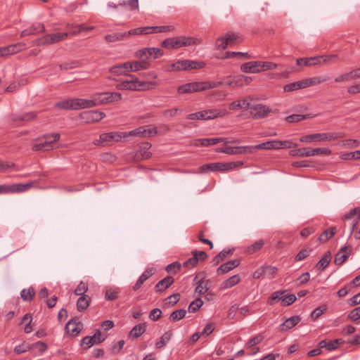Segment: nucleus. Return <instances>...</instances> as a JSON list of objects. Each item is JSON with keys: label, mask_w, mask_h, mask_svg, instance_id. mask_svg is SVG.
Returning <instances> with one entry per match:
<instances>
[{"label": "nucleus", "mask_w": 360, "mask_h": 360, "mask_svg": "<svg viewBox=\"0 0 360 360\" xmlns=\"http://www.w3.org/2000/svg\"><path fill=\"white\" fill-rule=\"evenodd\" d=\"M341 136L339 133H316L302 136L300 141L304 143L327 141L337 139Z\"/></svg>", "instance_id": "4"}, {"label": "nucleus", "mask_w": 360, "mask_h": 360, "mask_svg": "<svg viewBox=\"0 0 360 360\" xmlns=\"http://www.w3.org/2000/svg\"><path fill=\"white\" fill-rule=\"evenodd\" d=\"M353 248L351 245H345L340 248L339 252L335 255V263L337 265H342L350 256Z\"/></svg>", "instance_id": "16"}, {"label": "nucleus", "mask_w": 360, "mask_h": 360, "mask_svg": "<svg viewBox=\"0 0 360 360\" xmlns=\"http://www.w3.org/2000/svg\"><path fill=\"white\" fill-rule=\"evenodd\" d=\"M44 31V26L43 24H38L36 26H31L30 27L22 30L20 33L21 37H26L31 34H34L37 32Z\"/></svg>", "instance_id": "37"}, {"label": "nucleus", "mask_w": 360, "mask_h": 360, "mask_svg": "<svg viewBox=\"0 0 360 360\" xmlns=\"http://www.w3.org/2000/svg\"><path fill=\"white\" fill-rule=\"evenodd\" d=\"M340 342H342L340 339H336L333 341L327 342L326 340H321L319 343L320 348H326L328 351H331L338 347Z\"/></svg>", "instance_id": "39"}, {"label": "nucleus", "mask_w": 360, "mask_h": 360, "mask_svg": "<svg viewBox=\"0 0 360 360\" xmlns=\"http://www.w3.org/2000/svg\"><path fill=\"white\" fill-rule=\"evenodd\" d=\"M36 182L31 181L27 184H17L12 185V193H22L28 191Z\"/></svg>", "instance_id": "35"}, {"label": "nucleus", "mask_w": 360, "mask_h": 360, "mask_svg": "<svg viewBox=\"0 0 360 360\" xmlns=\"http://www.w3.org/2000/svg\"><path fill=\"white\" fill-rule=\"evenodd\" d=\"M97 105L112 102H117L122 99V95L117 92H103L95 94Z\"/></svg>", "instance_id": "11"}, {"label": "nucleus", "mask_w": 360, "mask_h": 360, "mask_svg": "<svg viewBox=\"0 0 360 360\" xmlns=\"http://www.w3.org/2000/svg\"><path fill=\"white\" fill-rule=\"evenodd\" d=\"M105 114L103 112L98 110L86 111L83 113V118L89 122H98L104 118Z\"/></svg>", "instance_id": "21"}, {"label": "nucleus", "mask_w": 360, "mask_h": 360, "mask_svg": "<svg viewBox=\"0 0 360 360\" xmlns=\"http://www.w3.org/2000/svg\"><path fill=\"white\" fill-rule=\"evenodd\" d=\"M172 337V332L168 330L165 332L160 338V340L155 343V347L157 349H161L164 347L167 342L171 340Z\"/></svg>", "instance_id": "40"}, {"label": "nucleus", "mask_w": 360, "mask_h": 360, "mask_svg": "<svg viewBox=\"0 0 360 360\" xmlns=\"http://www.w3.org/2000/svg\"><path fill=\"white\" fill-rule=\"evenodd\" d=\"M331 254L329 251H328L324 256L319 261L317 266L321 267V269H325L329 264L330 261Z\"/></svg>", "instance_id": "62"}, {"label": "nucleus", "mask_w": 360, "mask_h": 360, "mask_svg": "<svg viewBox=\"0 0 360 360\" xmlns=\"http://www.w3.org/2000/svg\"><path fill=\"white\" fill-rule=\"evenodd\" d=\"M157 129L154 127H140L134 130L130 131L127 134L128 136H135L139 137H147L154 136L157 134Z\"/></svg>", "instance_id": "13"}, {"label": "nucleus", "mask_w": 360, "mask_h": 360, "mask_svg": "<svg viewBox=\"0 0 360 360\" xmlns=\"http://www.w3.org/2000/svg\"><path fill=\"white\" fill-rule=\"evenodd\" d=\"M150 33H159V32H166L172 31L174 29V27L172 25H164V26H153L150 27Z\"/></svg>", "instance_id": "55"}, {"label": "nucleus", "mask_w": 360, "mask_h": 360, "mask_svg": "<svg viewBox=\"0 0 360 360\" xmlns=\"http://www.w3.org/2000/svg\"><path fill=\"white\" fill-rule=\"evenodd\" d=\"M127 62L130 72H136L140 70H146L150 67V63L146 59H141V60H131Z\"/></svg>", "instance_id": "19"}, {"label": "nucleus", "mask_w": 360, "mask_h": 360, "mask_svg": "<svg viewBox=\"0 0 360 360\" xmlns=\"http://www.w3.org/2000/svg\"><path fill=\"white\" fill-rule=\"evenodd\" d=\"M125 38L124 32L113 33L105 36V39L108 42H115L123 40Z\"/></svg>", "instance_id": "53"}, {"label": "nucleus", "mask_w": 360, "mask_h": 360, "mask_svg": "<svg viewBox=\"0 0 360 360\" xmlns=\"http://www.w3.org/2000/svg\"><path fill=\"white\" fill-rule=\"evenodd\" d=\"M311 156H315L319 155H330L332 152L330 149L326 148H317L314 149H310Z\"/></svg>", "instance_id": "60"}, {"label": "nucleus", "mask_w": 360, "mask_h": 360, "mask_svg": "<svg viewBox=\"0 0 360 360\" xmlns=\"http://www.w3.org/2000/svg\"><path fill=\"white\" fill-rule=\"evenodd\" d=\"M204 117L206 120H214L219 117H223L228 115V111L226 108H217L204 110Z\"/></svg>", "instance_id": "17"}, {"label": "nucleus", "mask_w": 360, "mask_h": 360, "mask_svg": "<svg viewBox=\"0 0 360 360\" xmlns=\"http://www.w3.org/2000/svg\"><path fill=\"white\" fill-rule=\"evenodd\" d=\"M127 137L126 132L111 131L108 133H103L101 134V140L103 142H120Z\"/></svg>", "instance_id": "14"}, {"label": "nucleus", "mask_w": 360, "mask_h": 360, "mask_svg": "<svg viewBox=\"0 0 360 360\" xmlns=\"http://www.w3.org/2000/svg\"><path fill=\"white\" fill-rule=\"evenodd\" d=\"M68 36V32L54 33L47 34L41 38L37 39L33 43L34 45L41 46L57 43L65 39Z\"/></svg>", "instance_id": "10"}, {"label": "nucleus", "mask_w": 360, "mask_h": 360, "mask_svg": "<svg viewBox=\"0 0 360 360\" xmlns=\"http://www.w3.org/2000/svg\"><path fill=\"white\" fill-rule=\"evenodd\" d=\"M344 220H352V224L351 226V231L349 234V237L352 235L353 232L356 229H357V226L359 225V230L356 232L355 238L356 239H360V209L354 208L349 211V213L345 215Z\"/></svg>", "instance_id": "7"}, {"label": "nucleus", "mask_w": 360, "mask_h": 360, "mask_svg": "<svg viewBox=\"0 0 360 360\" xmlns=\"http://www.w3.org/2000/svg\"><path fill=\"white\" fill-rule=\"evenodd\" d=\"M164 55V51L156 47L143 48L139 49L134 53V56L139 59H146L148 60L150 58L156 59Z\"/></svg>", "instance_id": "6"}, {"label": "nucleus", "mask_w": 360, "mask_h": 360, "mask_svg": "<svg viewBox=\"0 0 360 360\" xmlns=\"http://www.w3.org/2000/svg\"><path fill=\"white\" fill-rule=\"evenodd\" d=\"M151 148V144L148 142H144L139 146V153L143 159H148L151 156V153L149 151Z\"/></svg>", "instance_id": "42"}, {"label": "nucleus", "mask_w": 360, "mask_h": 360, "mask_svg": "<svg viewBox=\"0 0 360 360\" xmlns=\"http://www.w3.org/2000/svg\"><path fill=\"white\" fill-rule=\"evenodd\" d=\"M76 110L89 108L96 106V98L95 95H93L89 99L75 98Z\"/></svg>", "instance_id": "20"}, {"label": "nucleus", "mask_w": 360, "mask_h": 360, "mask_svg": "<svg viewBox=\"0 0 360 360\" xmlns=\"http://www.w3.org/2000/svg\"><path fill=\"white\" fill-rule=\"evenodd\" d=\"M243 165L241 161L231 162H221V172H227L240 167Z\"/></svg>", "instance_id": "44"}, {"label": "nucleus", "mask_w": 360, "mask_h": 360, "mask_svg": "<svg viewBox=\"0 0 360 360\" xmlns=\"http://www.w3.org/2000/svg\"><path fill=\"white\" fill-rule=\"evenodd\" d=\"M186 311L185 309H179L174 311L170 314L169 319L173 322L178 321L184 319L186 316Z\"/></svg>", "instance_id": "50"}, {"label": "nucleus", "mask_w": 360, "mask_h": 360, "mask_svg": "<svg viewBox=\"0 0 360 360\" xmlns=\"http://www.w3.org/2000/svg\"><path fill=\"white\" fill-rule=\"evenodd\" d=\"M146 330V326L143 324L136 325L130 331V335L137 338L140 337Z\"/></svg>", "instance_id": "48"}, {"label": "nucleus", "mask_w": 360, "mask_h": 360, "mask_svg": "<svg viewBox=\"0 0 360 360\" xmlns=\"http://www.w3.org/2000/svg\"><path fill=\"white\" fill-rule=\"evenodd\" d=\"M150 27H143L132 29L128 32H124L125 37L129 35H139V34H150Z\"/></svg>", "instance_id": "41"}, {"label": "nucleus", "mask_w": 360, "mask_h": 360, "mask_svg": "<svg viewBox=\"0 0 360 360\" xmlns=\"http://www.w3.org/2000/svg\"><path fill=\"white\" fill-rule=\"evenodd\" d=\"M290 155L299 157H311L310 149L307 148L292 150L290 151Z\"/></svg>", "instance_id": "47"}, {"label": "nucleus", "mask_w": 360, "mask_h": 360, "mask_svg": "<svg viewBox=\"0 0 360 360\" xmlns=\"http://www.w3.org/2000/svg\"><path fill=\"white\" fill-rule=\"evenodd\" d=\"M240 281V276L238 274L233 275L224 281L219 285V290H224L237 285Z\"/></svg>", "instance_id": "26"}, {"label": "nucleus", "mask_w": 360, "mask_h": 360, "mask_svg": "<svg viewBox=\"0 0 360 360\" xmlns=\"http://www.w3.org/2000/svg\"><path fill=\"white\" fill-rule=\"evenodd\" d=\"M60 139L58 133L48 134L38 143L33 146L34 150H49L52 148V144Z\"/></svg>", "instance_id": "8"}, {"label": "nucleus", "mask_w": 360, "mask_h": 360, "mask_svg": "<svg viewBox=\"0 0 360 360\" xmlns=\"http://www.w3.org/2000/svg\"><path fill=\"white\" fill-rule=\"evenodd\" d=\"M335 233V228L332 227L326 230L319 238L321 242L325 243L330 239Z\"/></svg>", "instance_id": "49"}, {"label": "nucleus", "mask_w": 360, "mask_h": 360, "mask_svg": "<svg viewBox=\"0 0 360 360\" xmlns=\"http://www.w3.org/2000/svg\"><path fill=\"white\" fill-rule=\"evenodd\" d=\"M229 46L228 42L227 37L224 35V37H219L217 39L215 43V46L218 49H226L227 46Z\"/></svg>", "instance_id": "59"}, {"label": "nucleus", "mask_w": 360, "mask_h": 360, "mask_svg": "<svg viewBox=\"0 0 360 360\" xmlns=\"http://www.w3.org/2000/svg\"><path fill=\"white\" fill-rule=\"evenodd\" d=\"M30 350L40 355L47 349V345L43 342H37L32 345H30Z\"/></svg>", "instance_id": "43"}, {"label": "nucleus", "mask_w": 360, "mask_h": 360, "mask_svg": "<svg viewBox=\"0 0 360 360\" xmlns=\"http://www.w3.org/2000/svg\"><path fill=\"white\" fill-rule=\"evenodd\" d=\"M91 299L88 295L80 296L77 301V309L79 312L85 311L89 307Z\"/></svg>", "instance_id": "29"}, {"label": "nucleus", "mask_w": 360, "mask_h": 360, "mask_svg": "<svg viewBox=\"0 0 360 360\" xmlns=\"http://www.w3.org/2000/svg\"><path fill=\"white\" fill-rule=\"evenodd\" d=\"M202 67L200 63L190 60H178L176 63L168 65L165 70L166 71H180V70H193V69H198Z\"/></svg>", "instance_id": "5"}, {"label": "nucleus", "mask_w": 360, "mask_h": 360, "mask_svg": "<svg viewBox=\"0 0 360 360\" xmlns=\"http://www.w3.org/2000/svg\"><path fill=\"white\" fill-rule=\"evenodd\" d=\"M65 329L68 334L74 337L80 333L82 330V325L79 322L70 320L65 325Z\"/></svg>", "instance_id": "25"}, {"label": "nucleus", "mask_w": 360, "mask_h": 360, "mask_svg": "<svg viewBox=\"0 0 360 360\" xmlns=\"http://www.w3.org/2000/svg\"><path fill=\"white\" fill-rule=\"evenodd\" d=\"M122 6L125 8L130 10H139V2L138 0H129L128 1H123L118 4Z\"/></svg>", "instance_id": "58"}, {"label": "nucleus", "mask_w": 360, "mask_h": 360, "mask_svg": "<svg viewBox=\"0 0 360 360\" xmlns=\"http://www.w3.org/2000/svg\"><path fill=\"white\" fill-rule=\"evenodd\" d=\"M297 300V297L294 294L287 295L286 292L283 290V298L281 301V305L283 307H287L294 303Z\"/></svg>", "instance_id": "45"}, {"label": "nucleus", "mask_w": 360, "mask_h": 360, "mask_svg": "<svg viewBox=\"0 0 360 360\" xmlns=\"http://www.w3.org/2000/svg\"><path fill=\"white\" fill-rule=\"evenodd\" d=\"M104 340L105 338L101 336V332L98 330L93 336L84 337L82 340L81 346H86L85 349H88L94 345L102 342Z\"/></svg>", "instance_id": "15"}, {"label": "nucleus", "mask_w": 360, "mask_h": 360, "mask_svg": "<svg viewBox=\"0 0 360 360\" xmlns=\"http://www.w3.org/2000/svg\"><path fill=\"white\" fill-rule=\"evenodd\" d=\"M251 148L248 146H238V147H224L216 149L217 153H224L229 155L241 154L244 153H251Z\"/></svg>", "instance_id": "18"}, {"label": "nucleus", "mask_w": 360, "mask_h": 360, "mask_svg": "<svg viewBox=\"0 0 360 360\" xmlns=\"http://www.w3.org/2000/svg\"><path fill=\"white\" fill-rule=\"evenodd\" d=\"M88 290V285L83 281H81L76 289L75 290V294L77 296H83Z\"/></svg>", "instance_id": "61"}, {"label": "nucleus", "mask_w": 360, "mask_h": 360, "mask_svg": "<svg viewBox=\"0 0 360 360\" xmlns=\"http://www.w3.org/2000/svg\"><path fill=\"white\" fill-rule=\"evenodd\" d=\"M260 69V61H250L240 66L241 71L245 73H259Z\"/></svg>", "instance_id": "23"}, {"label": "nucleus", "mask_w": 360, "mask_h": 360, "mask_svg": "<svg viewBox=\"0 0 360 360\" xmlns=\"http://www.w3.org/2000/svg\"><path fill=\"white\" fill-rule=\"evenodd\" d=\"M25 44L22 42L16 43L7 46L9 50V55L14 54L25 49Z\"/></svg>", "instance_id": "52"}, {"label": "nucleus", "mask_w": 360, "mask_h": 360, "mask_svg": "<svg viewBox=\"0 0 360 360\" xmlns=\"http://www.w3.org/2000/svg\"><path fill=\"white\" fill-rule=\"evenodd\" d=\"M174 278L171 276L164 278L155 285L156 292H162L167 289L174 283Z\"/></svg>", "instance_id": "30"}, {"label": "nucleus", "mask_w": 360, "mask_h": 360, "mask_svg": "<svg viewBox=\"0 0 360 360\" xmlns=\"http://www.w3.org/2000/svg\"><path fill=\"white\" fill-rule=\"evenodd\" d=\"M110 72L115 76L128 75L130 72L128 62L114 65L110 68Z\"/></svg>", "instance_id": "22"}, {"label": "nucleus", "mask_w": 360, "mask_h": 360, "mask_svg": "<svg viewBox=\"0 0 360 360\" xmlns=\"http://www.w3.org/2000/svg\"><path fill=\"white\" fill-rule=\"evenodd\" d=\"M181 266V263L179 262H174L167 266L166 270L169 274H176L180 270Z\"/></svg>", "instance_id": "64"}, {"label": "nucleus", "mask_w": 360, "mask_h": 360, "mask_svg": "<svg viewBox=\"0 0 360 360\" xmlns=\"http://www.w3.org/2000/svg\"><path fill=\"white\" fill-rule=\"evenodd\" d=\"M55 107L59 109L76 110L75 98L57 102L55 104Z\"/></svg>", "instance_id": "31"}, {"label": "nucleus", "mask_w": 360, "mask_h": 360, "mask_svg": "<svg viewBox=\"0 0 360 360\" xmlns=\"http://www.w3.org/2000/svg\"><path fill=\"white\" fill-rule=\"evenodd\" d=\"M223 84L232 88H239L238 80L237 75H228L224 77L221 80Z\"/></svg>", "instance_id": "36"}, {"label": "nucleus", "mask_w": 360, "mask_h": 360, "mask_svg": "<svg viewBox=\"0 0 360 360\" xmlns=\"http://www.w3.org/2000/svg\"><path fill=\"white\" fill-rule=\"evenodd\" d=\"M297 65L312 66L321 64V57L300 58L297 60Z\"/></svg>", "instance_id": "27"}, {"label": "nucleus", "mask_w": 360, "mask_h": 360, "mask_svg": "<svg viewBox=\"0 0 360 360\" xmlns=\"http://www.w3.org/2000/svg\"><path fill=\"white\" fill-rule=\"evenodd\" d=\"M249 112L254 119L263 118L268 116L272 110L267 105L262 103L250 105Z\"/></svg>", "instance_id": "9"}, {"label": "nucleus", "mask_w": 360, "mask_h": 360, "mask_svg": "<svg viewBox=\"0 0 360 360\" xmlns=\"http://www.w3.org/2000/svg\"><path fill=\"white\" fill-rule=\"evenodd\" d=\"M68 29L73 34H78L82 31H91L94 29L93 26H84V25H68Z\"/></svg>", "instance_id": "38"}, {"label": "nucleus", "mask_w": 360, "mask_h": 360, "mask_svg": "<svg viewBox=\"0 0 360 360\" xmlns=\"http://www.w3.org/2000/svg\"><path fill=\"white\" fill-rule=\"evenodd\" d=\"M203 304V301L200 298L196 299L190 303L188 306V311L191 313L198 311Z\"/></svg>", "instance_id": "54"}, {"label": "nucleus", "mask_w": 360, "mask_h": 360, "mask_svg": "<svg viewBox=\"0 0 360 360\" xmlns=\"http://www.w3.org/2000/svg\"><path fill=\"white\" fill-rule=\"evenodd\" d=\"M304 81L305 87L307 88L312 85L319 84L321 82H324L325 79L321 77H315L305 79H304Z\"/></svg>", "instance_id": "63"}, {"label": "nucleus", "mask_w": 360, "mask_h": 360, "mask_svg": "<svg viewBox=\"0 0 360 360\" xmlns=\"http://www.w3.org/2000/svg\"><path fill=\"white\" fill-rule=\"evenodd\" d=\"M130 79L124 80L117 84V89L130 91H147L157 87L155 82H145L138 79L134 75H129Z\"/></svg>", "instance_id": "1"}, {"label": "nucleus", "mask_w": 360, "mask_h": 360, "mask_svg": "<svg viewBox=\"0 0 360 360\" xmlns=\"http://www.w3.org/2000/svg\"><path fill=\"white\" fill-rule=\"evenodd\" d=\"M250 102L249 98H243L235 101L229 105V108L231 110H238L239 109H248L250 108Z\"/></svg>", "instance_id": "28"}, {"label": "nucleus", "mask_w": 360, "mask_h": 360, "mask_svg": "<svg viewBox=\"0 0 360 360\" xmlns=\"http://www.w3.org/2000/svg\"><path fill=\"white\" fill-rule=\"evenodd\" d=\"M283 290H278L273 292L269 297L267 304L269 305H274L278 301H282Z\"/></svg>", "instance_id": "46"}, {"label": "nucleus", "mask_w": 360, "mask_h": 360, "mask_svg": "<svg viewBox=\"0 0 360 360\" xmlns=\"http://www.w3.org/2000/svg\"><path fill=\"white\" fill-rule=\"evenodd\" d=\"M304 79L294 82L284 86L283 89L286 92H291L298 89H305Z\"/></svg>", "instance_id": "34"}, {"label": "nucleus", "mask_w": 360, "mask_h": 360, "mask_svg": "<svg viewBox=\"0 0 360 360\" xmlns=\"http://www.w3.org/2000/svg\"><path fill=\"white\" fill-rule=\"evenodd\" d=\"M240 264L239 259L230 260L223 264H221L217 270L219 275L226 274L230 271L233 270Z\"/></svg>", "instance_id": "24"}, {"label": "nucleus", "mask_w": 360, "mask_h": 360, "mask_svg": "<svg viewBox=\"0 0 360 360\" xmlns=\"http://www.w3.org/2000/svg\"><path fill=\"white\" fill-rule=\"evenodd\" d=\"M202 91L201 82L186 83L177 88L179 94H193Z\"/></svg>", "instance_id": "12"}, {"label": "nucleus", "mask_w": 360, "mask_h": 360, "mask_svg": "<svg viewBox=\"0 0 360 360\" xmlns=\"http://www.w3.org/2000/svg\"><path fill=\"white\" fill-rule=\"evenodd\" d=\"M202 83V89L203 91H206L211 89H214L219 87L220 85L223 84V82H201Z\"/></svg>", "instance_id": "56"}, {"label": "nucleus", "mask_w": 360, "mask_h": 360, "mask_svg": "<svg viewBox=\"0 0 360 360\" xmlns=\"http://www.w3.org/2000/svg\"><path fill=\"white\" fill-rule=\"evenodd\" d=\"M201 40L191 37L179 36L167 38L161 42V46L167 49H178L183 46L199 44Z\"/></svg>", "instance_id": "2"}, {"label": "nucleus", "mask_w": 360, "mask_h": 360, "mask_svg": "<svg viewBox=\"0 0 360 360\" xmlns=\"http://www.w3.org/2000/svg\"><path fill=\"white\" fill-rule=\"evenodd\" d=\"M297 146V144L293 143L290 140H285V141H269L266 142H264L256 146H248V148H251V153L253 152L255 149L260 150H271V149H282V148H291L292 147Z\"/></svg>", "instance_id": "3"}, {"label": "nucleus", "mask_w": 360, "mask_h": 360, "mask_svg": "<svg viewBox=\"0 0 360 360\" xmlns=\"http://www.w3.org/2000/svg\"><path fill=\"white\" fill-rule=\"evenodd\" d=\"M264 245V240L260 239L250 245L247 248V252L248 254H254L259 250H260Z\"/></svg>", "instance_id": "51"}, {"label": "nucleus", "mask_w": 360, "mask_h": 360, "mask_svg": "<svg viewBox=\"0 0 360 360\" xmlns=\"http://www.w3.org/2000/svg\"><path fill=\"white\" fill-rule=\"evenodd\" d=\"M221 162H214L203 165L199 167V173H207L208 172H221Z\"/></svg>", "instance_id": "33"}, {"label": "nucleus", "mask_w": 360, "mask_h": 360, "mask_svg": "<svg viewBox=\"0 0 360 360\" xmlns=\"http://www.w3.org/2000/svg\"><path fill=\"white\" fill-rule=\"evenodd\" d=\"M300 321L301 318L299 316H295L289 319H287L285 321V322L281 326V330L282 331H284L291 329L292 328L295 326Z\"/></svg>", "instance_id": "32"}, {"label": "nucleus", "mask_w": 360, "mask_h": 360, "mask_svg": "<svg viewBox=\"0 0 360 360\" xmlns=\"http://www.w3.org/2000/svg\"><path fill=\"white\" fill-rule=\"evenodd\" d=\"M34 294L35 292L32 288L23 289L20 292L21 297L25 301H30L34 297Z\"/></svg>", "instance_id": "57"}]
</instances>
